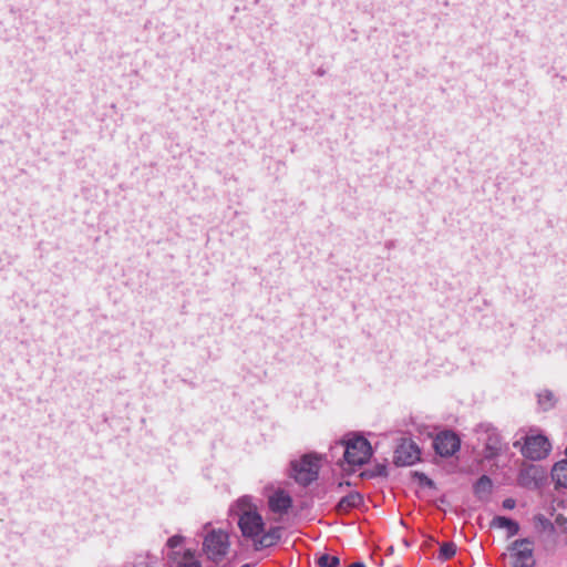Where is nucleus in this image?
<instances>
[{"mask_svg": "<svg viewBox=\"0 0 567 567\" xmlns=\"http://www.w3.org/2000/svg\"><path fill=\"white\" fill-rule=\"evenodd\" d=\"M319 458L312 454H305L299 461L290 462V476L301 486H309L318 480Z\"/></svg>", "mask_w": 567, "mask_h": 567, "instance_id": "nucleus-1", "label": "nucleus"}, {"mask_svg": "<svg viewBox=\"0 0 567 567\" xmlns=\"http://www.w3.org/2000/svg\"><path fill=\"white\" fill-rule=\"evenodd\" d=\"M341 445L344 446L343 458L349 465L361 466L368 463L373 454L370 442L361 435H355Z\"/></svg>", "mask_w": 567, "mask_h": 567, "instance_id": "nucleus-2", "label": "nucleus"}, {"mask_svg": "<svg viewBox=\"0 0 567 567\" xmlns=\"http://www.w3.org/2000/svg\"><path fill=\"white\" fill-rule=\"evenodd\" d=\"M515 449H519L524 457L532 461L544 460L551 450V444L545 435H526L524 437V444L519 441L513 443Z\"/></svg>", "mask_w": 567, "mask_h": 567, "instance_id": "nucleus-3", "label": "nucleus"}, {"mask_svg": "<svg viewBox=\"0 0 567 567\" xmlns=\"http://www.w3.org/2000/svg\"><path fill=\"white\" fill-rule=\"evenodd\" d=\"M228 547V535L221 530H212L203 542V550L214 563H219L227 555Z\"/></svg>", "mask_w": 567, "mask_h": 567, "instance_id": "nucleus-4", "label": "nucleus"}, {"mask_svg": "<svg viewBox=\"0 0 567 567\" xmlns=\"http://www.w3.org/2000/svg\"><path fill=\"white\" fill-rule=\"evenodd\" d=\"M480 440L484 444V456L486 460L497 457L502 452V437L492 424L482 423L475 429Z\"/></svg>", "mask_w": 567, "mask_h": 567, "instance_id": "nucleus-5", "label": "nucleus"}, {"mask_svg": "<svg viewBox=\"0 0 567 567\" xmlns=\"http://www.w3.org/2000/svg\"><path fill=\"white\" fill-rule=\"evenodd\" d=\"M533 540L529 538L516 539L512 543L509 550L513 557V567H534Z\"/></svg>", "mask_w": 567, "mask_h": 567, "instance_id": "nucleus-6", "label": "nucleus"}, {"mask_svg": "<svg viewBox=\"0 0 567 567\" xmlns=\"http://www.w3.org/2000/svg\"><path fill=\"white\" fill-rule=\"evenodd\" d=\"M420 455L417 444L411 439L402 437L394 451L393 463L396 466H410L420 460Z\"/></svg>", "mask_w": 567, "mask_h": 567, "instance_id": "nucleus-7", "label": "nucleus"}, {"mask_svg": "<svg viewBox=\"0 0 567 567\" xmlns=\"http://www.w3.org/2000/svg\"><path fill=\"white\" fill-rule=\"evenodd\" d=\"M433 449L442 457L453 456L461 449V439L454 431L444 430L434 437Z\"/></svg>", "mask_w": 567, "mask_h": 567, "instance_id": "nucleus-8", "label": "nucleus"}, {"mask_svg": "<svg viewBox=\"0 0 567 567\" xmlns=\"http://www.w3.org/2000/svg\"><path fill=\"white\" fill-rule=\"evenodd\" d=\"M238 526L244 537L255 542L264 532L265 523L256 511H245L238 519Z\"/></svg>", "mask_w": 567, "mask_h": 567, "instance_id": "nucleus-9", "label": "nucleus"}, {"mask_svg": "<svg viewBox=\"0 0 567 567\" xmlns=\"http://www.w3.org/2000/svg\"><path fill=\"white\" fill-rule=\"evenodd\" d=\"M363 495L360 492L353 491L340 498V501L334 506V512L338 515H346L350 513L351 509L363 506Z\"/></svg>", "mask_w": 567, "mask_h": 567, "instance_id": "nucleus-10", "label": "nucleus"}, {"mask_svg": "<svg viewBox=\"0 0 567 567\" xmlns=\"http://www.w3.org/2000/svg\"><path fill=\"white\" fill-rule=\"evenodd\" d=\"M268 505L274 513L287 514L292 506V498L284 489H277L269 496Z\"/></svg>", "mask_w": 567, "mask_h": 567, "instance_id": "nucleus-11", "label": "nucleus"}, {"mask_svg": "<svg viewBox=\"0 0 567 567\" xmlns=\"http://www.w3.org/2000/svg\"><path fill=\"white\" fill-rule=\"evenodd\" d=\"M281 538V527H271L268 532H262L257 539H255L254 546L256 550L268 548L276 545Z\"/></svg>", "mask_w": 567, "mask_h": 567, "instance_id": "nucleus-12", "label": "nucleus"}, {"mask_svg": "<svg viewBox=\"0 0 567 567\" xmlns=\"http://www.w3.org/2000/svg\"><path fill=\"white\" fill-rule=\"evenodd\" d=\"M550 476L555 483V489L567 488V458L554 464Z\"/></svg>", "mask_w": 567, "mask_h": 567, "instance_id": "nucleus-13", "label": "nucleus"}, {"mask_svg": "<svg viewBox=\"0 0 567 567\" xmlns=\"http://www.w3.org/2000/svg\"><path fill=\"white\" fill-rule=\"evenodd\" d=\"M491 527L506 529L508 538L515 536L519 532V524L506 516H495L491 522Z\"/></svg>", "mask_w": 567, "mask_h": 567, "instance_id": "nucleus-14", "label": "nucleus"}, {"mask_svg": "<svg viewBox=\"0 0 567 567\" xmlns=\"http://www.w3.org/2000/svg\"><path fill=\"white\" fill-rule=\"evenodd\" d=\"M474 494L478 496L480 498L483 495H489L493 489V482L489 476L482 475L474 484L473 486Z\"/></svg>", "mask_w": 567, "mask_h": 567, "instance_id": "nucleus-15", "label": "nucleus"}, {"mask_svg": "<svg viewBox=\"0 0 567 567\" xmlns=\"http://www.w3.org/2000/svg\"><path fill=\"white\" fill-rule=\"evenodd\" d=\"M388 476V466L385 463H378L372 468H368L361 473V477L363 478H375V477H386Z\"/></svg>", "mask_w": 567, "mask_h": 567, "instance_id": "nucleus-16", "label": "nucleus"}, {"mask_svg": "<svg viewBox=\"0 0 567 567\" xmlns=\"http://www.w3.org/2000/svg\"><path fill=\"white\" fill-rule=\"evenodd\" d=\"M538 404L543 411L553 409L556 404L555 395L551 391L545 390L538 394Z\"/></svg>", "mask_w": 567, "mask_h": 567, "instance_id": "nucleus-17", "label": "nucleus"}, {"mask_svg": "<svg viewBox=\"0 0 567 567\" xmlns=\"http://www.w3.org/2000/svg\"><path fill=\"white\" fill-rule=\"evenodd\" d=\"M456 553V545L453 542L443 543L440 546V553L437 559L441 561H446L451 559Z\"/></svg>", "mask_w": 567, "mask_h": 567, "instance_id": "nucleus-18", "label": "nucleus"}, {"mask_svg": "<svg viewBox=\"0 0 567 567\" xmlns=\"http://www.w3.org/2000/svg\"><path fill=\"white\" fill-rule=\"evenodd\" d=\"M318 567H339L340 559L338 556H331L329 554L320 555L316 560Z\"/></svg>", "mask_w": 567, "mask_h": 567, "instance_id": "nucleus-19", "label": "nucleus"}, {"mask_svg": "<svg viewBox=\"0 0 567 567\" xmlns=\"http://www.w3.org/2000/svg\"><path fill=\"white\" fill-rule=\"evenodd\" d=\"M412 476L417 480L419 485L422 487H429V488H435V483L433 480H431L426 474L422 472H413Z\"/></svg>", "mask_w": 567, "mask_h": 567, "instance_id": "nucleus-20", "label": "nucleus"}, {"mask_svg": "<svg viewBox=\"0 0 567 567\" xmlns=\"http://www.w3.org/2000/svg\"><path fill=\"white\" fill-rule=\"evenodd\" d=\"M535 520L537 523V525L544 529V530H549V532H554V524L553 522H550L548 518H546L544 515L542 514H538L535 516Z\"/></svg>", "mask_w": 567, "mask_h": 567, "instance_id": "nucleus-21", "label": "nucleus"}, {"mask_svg": "<svg viewBox=\"0 0 567 567\" xmlns=\"http://www.w3.org/2000/svg\"><path fill=\"white\" fill-rule=\"evenodd\" d=\"M553 524H554V527L557 526L558 528L566 530L567 529V517L563 514H558V515H556Z\"/></svg>", "mask_w": 567, "mask_h": 567, "instance_id": "nucleus-22", "label": "nucleus"}, {"mask_svg": "<svg viewBox=\"0 0 567 567\" xmlns=\"http://www.w3.org/2000/svg\"><path fill=\"white\" fill-rule=\"evenodd\" d=\"M183 540H184V538L182 536L174 535L171 538H168L167 546L169 548H175V547L179 546L183 543Z\"/></svg>", "mask_w": 567, "mask_h": 567, "instance_id": "nucleus-23", "label": "nucleus"}, {"mask_svg": "<svg viewBox=\"0 0 567 567\" xmlns=\"http://www.w3.org/2000/svg\"><path fill=\"white\" fill-rule=\"evenodd\" d=\"M177 567H203L200 561L193 560V561H179L177 564Z\"/></svg>", "mask_w": 567, "mask_h": 567, "instance_id": "nucleus-24", "label": "nucleus"}, {"mask_svg": "<svg viewBox=\"0 0 567 567\" xmlns=\"http://www.w3.org/2000/svg\"><path fill=\"white\" fill-rule=\"evenodd\" d=\"M193 560H196L195 559V551L192 550V549H186L184 551L183 560L182 561H193Z\"/></svg>", "mask_w": 567, "mask_h": 567, "instance_id": "nucleus-25", "label": "nucleus"}, {"mask_svg": "<svg viewBox=\"0 0 567 567\" xmlns=\"http://www.w3.org/2000/svg\"><path fill=\"white\" fill-rule=\"evenodd\" d=\"M516 506V502L514 498H505L503 501V507L505 509H513Z\"/></svg>", "mask_w": 567, "mask_h": 567, "instance_id": "nucleus-26", "label": "nucleus"}, {"mask_svg": "<svg viewBox=\"0 0 567 567\" xmlns=\"http://www.w3.org/2000/svg\"><path fill=\"white\" fill-rule=\"evenodd\" d=\"M519 484L522 486H529L530 482L527 478V473H523V472L520 473V475H519Z\"/></svg>", "mask_w": 567, "mask_h": 567, "instance_id": "nucleus-27", "label": "nucleus"}, {"mask_svg": "<svg viewBox=\"0 0 567 567\" xmlns=\"http://www.w3.org/2000/svg\"><path fill=\"white\" fill-rule=\"evenodd\" d=\"M348 567H365V565L362 561H355V563L349 565Z\"/></svg>", "mask_w": 567, "mask_h": 567, "instance_id": "nucleus-28", "label": "nucleus"}, {"mask_svg": "<svg viewBox=\"0 0 567 567\" xmlns=\"http://www.w3.org/2000/svg\"><path fill=\"white\" fill-rule=\"evenodd\" d=\"M350 485H351V483H350L349 481H343V482H340V483L338 484V487H342V486H350Z\"/></svg>", "mask_w": 567, "mask_h": 567, "instance_id": "nucleus-29", "label": "nucleus"}, {"mask_svg": "<svg viewBox=\"0 0 567 567\" xmlns=\"http://www.w3.org/2000/svg\"><path fill=\"white\" fill-rule=\"evenodd\" d=\"M403 544H404L406 547H409V546H410V543H409L406 539H404V540H403Z\"/></svg>", "mask_w": 567, "mask_h": 567, "instance_id": "nucleus-30", "label": "nucleus"}, {"mask_svg": "<svg viewBox=\"0 0 567 567\" xmlns=\"http://www.w3.org/2000/svg\"><path fill=\"white\" fill-rule=\"evenodd\" d=\"M318 74H319V75H323V74H324V71H323V70H319V71H318Z\"/></svg>", "mask_w": 567, "mask_h": 567, "instance_id": "nucleus-31", "label": "nucleus"}, {"mask_svg": "<svg viewBox=\"0 0 567 567\" xmlns=\"http://www.w3.org/2000/svg\"><path fill=\"white\" fill-rule=\"evenodd\" d=\"M240 567H251L249 564H244Z\"/></svg>", "mask_w": 567, "mask_h": 567, "instance_id": "nucleus-32", "label": "nucleus"}]
</instances>
